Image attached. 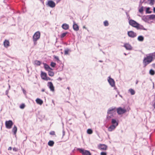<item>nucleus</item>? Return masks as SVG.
I'll return each mask as SVG.
<instances>
[{"label":"nucleus","instance_id":"nucleus-1","mask_svg":"<svg viewBox=\"0 0 155 155\" xmlns=\"http://www.w3.org/2000/svg\"><path fill=\"white\" fill-rule=\"evenodd\" d=\"M155 58V53L148 54L144 58L143 63L145 66L151 63Z\"/></svg>","mask_w":155,"mask_h":155},{"label":"nucleus","instance_id":"nucleus-2","mask_svg":"<svg viewBox=\"0 0 155 155\" xmlns=\"http://www.w3.org/2000/svg\"><path fill=\"white\" fill-rule=\"evenodd\" d=\"M129 23L130 25L137 29L146 30L142 25H140L134 20H130L129 21Z\"/></svg>","mask_w":155,"mask_h":155},{"label":"nucleus","instance_id":"nucleus-3","mask_svg":"<svg viewBox=\"0 0 155 155\" xmlns=\"http://www.w3.org/2000/svg\"><path fill=\"white\" fill-rule=\"evenodd\" d=\"M40 35L41 34L39 31L36 32L34 34L33 36V40L35 45L37 43V41L40 38Z\"/></svg>","mask_w":155,"mask_h":155},{"label":"nucleus","instance_id":"nucleus-4","mask_svg":"<svg viewBox=\"0 0 155 155\" xmlns=\"http://www.w3.org/2000/svg\"><path fill=\"white\" fill-rule=\"evenodd\" d=\"M77 150L81 153L83 155H91V153L89 151L83 149L78 148Z\"/></svg>","mask_w":155,"mask_h":155},{"label":"nucleus","instance_id":"nucleus-5","mask_svg":"<svg viewBox=\"0 0 155 155\" xmlns=\"http://www.w3.org/2000/svg\"><path fill=\"white\" fill-rule=\"evenodd\" d=\"M117 113L119 115L122 114L126 112V110L125 108L119 107L117 109Z\"/></svg>","mask_w":155,"mask_h":155},{"label":"nucleus","instance_id":"nucleus-6","mask_svg":"<svg viewBox=\"0 0 155 155\" xmlns=\"http://www.w3.org/2000/svg\"><path fill=\"white\" fill-rule=\"evenodd\" d=\"M5 125L7 129H9L12 128V126L13 125V123L11 120L6 121L5 122Z\"/></svg>","mask_w":155,"mask_h":155},{"label":"nucleus","instance_id":"nucleus-7","mask_svg":"<svg viewBox=\"0 0 155 155\" xmlns=\"http://www.w3.org/2000/svg\"><path fill=\"white\" fill-rule=\"evenodd\" d=\"M107 81L110 85L112 87H115V81L113 79L111 78L110 77H109L107 79Z\"/></svg>","mask_w":155,"mask_h":155},{"label":"nucleus","instance_id":"nucleus-8","mask_svg":"<svg viewBox=\"0 0 155 155\" xmlns=\"http://www.w3.org/2000/svg\"><path fill=\"white\" fill-rule=\"evenodd\" d=\"M98 148L101 150H105L107 149V146L104 144H99L98 145Z\"/></svg>","mask_w":155,"mask_h":155},{"label":"nucleus","instance_id":"nucleus-9","mask_svg":"<svg viewBox=\"0 0 155 155\" xmlns=\"http://www.w3.org/2000/svg\"><path fill=\"white\" fill-rule=\"evenodd\" d=\"M116 110L115 108H110L107 111V113H109L114 115L116 114Z\"/></svg>","mask_w":155,"mask_h":155},{"label":"nucleus","instance_id":"nucleus-10","mask_svg":"<svg viewBox=\"0 0 155 155\" xmlns=\"http://www.w3.org/2000/svg\"><path fill=\"white\" fill-rule=\"evenodd\" d=\"M47 5L52 8H54L55 6V2L51 0L48 1Z\"/></svg>","mask_w":155,"mask_h":155},{"label":"nucleus","instance_id":"nucleus-11","mask_svg":"<svg viewBox=\"0 0 155 155\" xmlns=\"http://www.w3.org/2000/svg\"><path fill=\"white\" fill-rule=\"evenodd\" d=\"M127 34L128 36L131 38H134L135 37L136 35V34L133 31H130L128 32Z\"/></svg>","mask_w":155,"mask_h":155},{"label":"nucleus","instance_id":"nucleus-12","mask_svg":"<svg viewBox=\"0 0 155 155\" xmlns=\"http://www.w3.org/2000/svg\"><path fill=\"white\" fill-rule=\"evenodd\" d=\"M111 125H114L116 127H117L118 124V120L115 119H112L111 120Z\"/></svg>","mask_w":155,"mask_h":155},{"label":"nucleus","instance_id":"nucleus-13","mask_svg":"<svg viewBox=\"0 0 155 155\" xmlns=\"http://www.w3.org/2000/svg\"><path fill=\"white\" fill-rule=\"evenodd\" d=\"M48 86L49 87L51 91H54V87L51 82H48Z\"/></svg>","mask_w":155,"mask_h":155},{"label":"nucleus","instance_id":"nucleus-14","mask_svg":"<svg viewBox=\"0 0 155 155\" xmlns=\"http://www.w3.org/2000/svg\"><path fill=\"white\" fill-rule=\"evenodd\" d=\"M116 127L114 125H111L107 128V130L109 132H111L114 130Z\"/></svg>","mask_w":155,"mask_h":155},{"label":"nucleus","instance_id":"nucleus-15","mask_svg":"<svg viewBox=\"0 0 155 155\" xmlns=\"http://www.w3.org/2000/svg\"><path fill=\"white\" fill-rule=\"evenodd\" d=\"M41 76L42 79L45 80L47 77V74L46 73L41 71Z\"/></svg>","mask_w":155,"mask_h":155},{"label":"nucleus","instance_id":"nucleus-16","mask_svg":"<svg viewBox=\"0 0 155 155\" xmlns=\"http://www.w3.org/2000/svg\"><path fill=\"white\" fill-rule=\"evenodd\" d=\"M73 28L75 31H78L79 29V26L74 21L73 22Z\"/></svg>","mask_w":155,"mask_h":155},{"label":"nucleus","instance_id":"nucleus-17","mask_svg":"<svg viewBox=\"0 0 155 155\" xmlns=\"http://www.w3.org/2000/svg\"><path fill=\"white\" fill-rule=\"evenodd\" d=\"M124 47L127 50H130L132 49V47L128 44H125L124 45Z\"/></svg>","mask_w":155,"mask_h":155},{"label":"nucleus","instance_id":"nucleus-18","mask_svg":"<svg viewBox=\"0 0 155 155\" xmlns=\"http://www.w3.org/2000/svg\"><path fill=\"white\" fill-rule=\"evenodd\" d=\"M45 68L46 70L47 71H50V70H52V69L49 66L46 64V63H43Z\"/></svg>","mask_w":155,"mask_h":155},{"label":"nucleus","instance_id":"nucleus-19","mask_svg":"<svg viewBox=\"0 0 155 155\" xmlns=\"http://www.w3.org/2000/svg\"><path fill=\"white\" fill-rule=\"evenodd\" d=\"M62 28L66 30L68 29L69 28V26L68 24L66 23H64L62 25Z\"/></svg>","mask_w":155,"mask_h":155},{"label":"nucleus","instance_id":"nucleus-20","mask_svg":"<svg viewBox=\"0 0 155 155\" xmlns=\"http://www.w3.org/2000/svg\"><path fill=\"white\" fill-rule=\"evenodd\" d=\"M36 103L40 105H41L43 103V101L39 98H38L36 100Z\"/></svg>","mask_w":155,"mask_h":155},{"label":"nucleus","instance_id":"nucleus-21","mask_svg":"<svg viewBox=\"0 0 155 155\" xmlns=\"http://www.w3.org/2000/svg\"><path fill=\"white\" fill-rule=\"evenodd\" d=\"M4 45L5 47L7 48L9 45V41L7 40H5L4 42Z\"/></svg>","mask_w":155,"mask_h":155},{"label":"nucleus","instance_id":"nucleus-22","mask_svg":"<svg viewBox=\"0 0 155 155\" xmlns=\"http://www.w3.org/2000/svg\"><path fill=\"white\" fill-rule=\"evenodd\" d=\"M107 120H110L111 118H113L114 116V115L113 114H110L109 113H107Z\"/></svg>","mask_w":155,"mask_h":155},{"label":"nucleus","instance_id":"nucleus-23","mask_svg":"<svg viewBox=\"0 0 155 155\" xmlns=\"http://www.w3.org/2000/svg\"><path fill=\"white\" fill-rule=\"evenodd\" d=\"M17 128L15 126H14L12 129V131L13 132L14 135L16 136V133L17 131Z\"/></svg>","mask_w":155,"mask_h":155},{"label":"nucleus","instance_id":"nucleus-24","mask_svg":"<svg viewBox=\"0 0 155 155\" xmlns=\"http://www.w3.org/2000/svg\"><path fill=\"white\" fill-rule=\"evenodd\" d=\"M52 70H50V71H48V74L49 76L52 77L54 75V73L52 71Z\"/></svg>","mask_w":155,"mask_h":155},{"label":"nucleus","instance_id":"nucleus-25","mask_svg":"<svg viewBox=\"0 0 155 155\" xmlns=\"http://www.w3.org/2000/svg\"><path fill=\"white\" fill-rule=\"evenodd\" d=\"M137 40L139 41H142L144 40V37L142 36H140L138 37Z\"/></svg>","mask_w":155,"mask_h":155},{"label":"nucleus","instance_id":"nucleus-26","mask_svg":"<svg viewBox=\"0 0 155 155\" xmlns=\"http://www.w3.org/2000/svg\"><path fill=\"white\" fill-rule=\"evenodd\" d=\"M54 144V142L53 141L50 140L48 143V145L51 147H52L53 146Z\"/></svg>","mask_w":155,"mask_h":155},{"label":"nucleus","instance_id":"nucleus-27","mask_svg":"<svg viewBox=\"0 0 155 155\" xmlns=\"http://www.w3.org/2000/svg\"><path fill=\"white\" fill-rule=\"evenodd\" d=\"M34 64L37 66H39L41 64V62L39 61L36 60L34 61Z\"/></svg>","mask_w":155,"mask_h":155},{"label":"nucleus","instance_id":"nucleus-28","mask_svg":"<svg viewBox=\"0 0 155 155\" xmlns=\"http://www.w3.org/2000/svg\"><path fill=\"white\" fill-rule=\"evenodd\" d=\"M129 91L130 93L132 95H133L135 94V91L132 89H130L129 90Z\"/></svg>","mask_w":155,"mask_h":155},{"label":"nucleus","instance_id":"nucleus-29","mask_svg":"<svg viewBox=\"0 0 155 155\" xmlns=\"http://www.w3.org/2000/svg\"><path fill=\"white\" fill-rule=\"evenodd\" d=\"M138 10H139V11L140 13H143V6L140 7L139 8Z\"/></svg>","mask_w":155,"mask_h":155},{"label":"nucleus","instance_id":"nucleus-30","mask_svg":"<svg viewBox=\"0 0 155 155\" xmlns=\"http://www.w3.org/2000/svg\"><path fill=\"white\" fill-rule=\"evenodd\" d=\"M70 51L69 49H66L64 50V54L67 55L68 54V53Z\"/></svg>","mask_w":155,"mask_h":155},{"label":"nucleus","instance_id":"nucleus-31","mask_svg":"<svg viewBox=\"0 0 155 155\" xmlns=\"http://www.w3.org/2000/svg\"><path fill=\"white\" fill-rule=\"evenodd\" d=\"M149 73L150 74L152 75H153L155 73L154 71L152 69L150 70Z\"/></svg>","mask_w":155,"mask_h":155},{"label":"nucleus","instance_id":"nucleus-32","mask_svg":"<svg viewBox=\"0 0 155 155\" xmlns=\"http://www.w3.org/2000/svg\"><path fill=\"white\" fill-rule=\"evenodd\" d=\"M87 132L89 134H91L92 133L93 131L91 129H88L87 130Z\"/></svg>","mask_w":155,"mask_h":155},{"label":"nucleus","instance_id":"nucleus-33","mask_svg":"<svg viewBox=\"0 0 155 155\" xmlns=\"http://www.w3.org/2000/svg\"><path fill=\"white\" fill-rule=\"evenodd\" d=\"M68 33V32H66L65 33H62L61 35V38H63L64 37H65L66 35H67V34Z\"/></svg>","mask_w":155,"mask_h":155},{"label":"nucleus","instance_id":"nucleus-34","mask_svg":"<svg viewBox=\"0 0 155 155\" xmlns=\"http://www.w3.org/2000/svg\"><path fill=\"white\" fill-rule=\"evenodd\" d=\"M25 107V105L24 104H22L20 106V108L21 109H24Z\"/></svg>","mask_w":155,"mask_h":155},{"label":"nucleus","instance_id":"nucleus-35","mask_svg":"<svg viewBox=\"0 0 155 155\" xmlns=\"http://www.w3.org/2000/svg\"><path fill=\"white\" fill-rule=\"evenodd\" d=\"M150 8L149 7L147 8L146 10V12L147 13H150L151 12L149 11Z\"/></svg>","mask_w":155,"mask_h":155},{"label":"nucleus","instance_id":"nucleus-36","mask_svg":"<svg viewBox=\"0 0 155 155\" xmlns=\"http://www.w3.org/2000/svg\"><path fill=\"white\" fill-rule=\"evenodd\" d=\"M150 2V3L151 5H153L154 2V0H148Z\"/></svg>","mask_w":155,"mask_h":155},{"label":"nucleus","instance_id":"nucleus-37","mask_svg":"<svg viewBox=\"0 0 155 155\" xmlns=\"http://www.w3.org/2000/svg\"><path fill=\"white\" fill-rule=\"evenodd\" d=\"M104 24L105 26H107L108 25V23L107 21H105L104 22Z\"/></svg>","mask_w":155,"mask_h":155},{"label":"nucleus","instance_id":"nucleus-38","mask_svg":"<svg viewBox=\"0 0 155 155\" xmlns=\"http://www.w3.org/2000/svg\"><path fill=\"white\" fill-rule=\"evenodd\" d=\"M55 65H56V64L55 63L53 62H51V67H55Z\"/></svg>","mask_w":155,"mask_h":155},{"label":"nucleus","instance_id":"nucleus-39","mask_svg":"<svg viewBox=\"0 0 155 155\" xmlns=\"http://www.w3.org/2000/svg\"><path fill=\"white\" fill-rule=\"evenodd\" d=\"M50 134L51 135H54L55 134V132L54 131H51L50 133Z\"/></svg>","mask_w":155,"mask_h":155},{"label":"nucleus","instance_id":"nucleus-40","mask_svg":"<svg viewBox=\"0 0 155 155\" xmlns=\"http://www.w3.org/2000/svg\"><path fill=\"white\" fill-rule=\"evenodd\" d=\"M101 155H107V153L106 152H102L101 153Z\"/></svg>","mask_w":155,"mask_h":155},{"label":"nucleus","instance_id":"nucleus-41","mask_svg":"<svg viewBox=\"0 0 155 155\" xmlns=\"http://www.w3.org/2000/svg\"><path fill=\"white\" fill-rule=\"evenodd\" d=\"M13 150L15 151H17L18 150V149L16 147H14L13 149Z\"/></svg>","mask_w":155,"mask_h":155},{"label":"nucleus","instance_id":"nucleus-42","mask_svg":"<svg viewBox=\"0 0 155 155\" xmlns=\"http://www.w3.org/2000/svg\"><path fill=\"white\" fill-rule=\"evenodd\" d=\"M45 80L46 81L50 80H51V79L50 78L47 76Z\"/></svg>","mask_w":155,"mask_h":155},{"label":"nucleus","instance_id":"nucleus-43","mask_svg":"<svg viewBox=\"0 0 155 155\" xmlns=\"http://www.w3.org/2000/svg\"><path fill=\"white\" fill-rule=\"evenodd\" d=\"M54 58L56 59L57 60H59V58L58 56H54Z\"/></svg>","mask_w":155,"mask_h":155},{"label":"nucleus","instance_id":"nucleus-44","mask_svg":"<svg viewBox=\"0 0 155 155\" xmlns=\"http://www.w3.org/2000/svg\"><path fill=\"white\" fill-rule=\"evenodd\" d=\"M12 147H9L8 148V150H12Z\"/></svg>","mask_w":155,"mask_h":155},{"label":"nucleus","instance_id":"nucleus-45","mask_svg":"<svg viewBox=\"0 0 155 155\" xmlns=\"http://www.w3.org/2000/svg\"><path fill=\"white\" fill-rule=\"evenodd\" d=\"M153 107L155 108V102L153 104Z\"/></svg>","mask_w":155,"mask_h":155},{"label":"nucleus","instance_id":"nucleus-46","mask_svg":"<svg viewBox=\"0 0 155 155\" xmlns=\"http://www.w3.org/2000/svg\"><path fill=\"white\" fill-rule=\"evenodd\" d=\"M23 91L24 94H25L26 93V91L24 89H23Z\"/></svg>","mask_w":155,"mask_h":155},{"label":"nucleus","instance_id":"nucleus-47","mask_svg":"<svg viewBox=\"0 0 155 155\" xmlns=\"http://www.w3.org/2000/svg\"><path fill=\"white\" fill-rule=\"evenodd\" d=\"M58 80L60 81H61L62 80V79L61 78H58Z\"/></svg>","mask_w":155,"mask_h":155},{"label":"nucleus","instance_id":"nucleus-48","mask_svg":"<svg viewBox=\"0 0 155 155\" xmlns=\"http://www.w3.org/2000/svg\"><path fill=\"white\" fill-rule=\"evenodd\" d=\"M154 83H153V88L154 89Z\"/></svg>","mask_w":155,"mask_h":155},{"label":"nucleus","instance_id":"nucleus-49","mask_svg":"<svg viewBox=\"0 0 155 155\" xmlns=\"http://www.w3.org/2000/svg\"><path fill=\"white\" fill-rule=\"evenodd\" d=\"M41 91L42 92H44V91H45V89H42Z\"/></svg>","mask_w":155,"mask_h":155},{"label":"nucleus","instance_id":"nucleus-50","mask_svg":"<svg viewBox=\"0 0 155 155\" xmlns=\"http://www.w3.org/2000/svg\"><path fill=\"white\" fill-rule=\"evenodd\" d=\"M153 11L155 13V8H153Z\"/></svg>","mask_w":155,"mask_h":155},{"label":"nucleus","instance_id":"nucleus-51","mask_svg":"<svg viewBox=\"0 0 155 155\" xmlns=\"http://www.w3.org/2000/svg\"><path fill=\"white\" fill-rule=\"evenodd\" d=\"M83 28H85V29H87V28L85 27V26H84L83 27Z\"/></svg>","mask_w":155,"mask_h":155},{"label":"nucleus","instance_id":"nucleus-52","mask_svg":"<svg viewBox=\"0 0 155 155\" xmlns=\"http://www.w3.org/2000/svg\"><path fill=\"white\" fill-rule=\"evenodd\" d=\"M63 136H64L65 134L64 132V131H63Z\"/></svg>","mask_w":155,"mask_h":155},{"label":"nucleus","instance_id":"nucleus-53","mask_svg":"<svg viewBox=\"0 0 155 155\" xmlns=\"http://www.w3.org/2000/svg\"><path fill=\"white\" fill-rule=\"evenodd\" d=\"M124 54L125 55H126V54L125 53H124Z\"/></svg>","mask_w":155,"mask_h":155},{"label":"nucleus","instance_id":"nucleus-54","mask_svg":"<svg viewBox=\"0 0 155 155\" xmlns=\"http://www.w3.org/2000/svg\"><path fill=\"white\" fill-rule=\"evenodd\" d=\"M68 89H69V88L68 87Z\"/></svg>","mask_w":155,"mask_h":155},{"label":"nucleus","instance_id":"nucleus-55","mask_svg":"<svg viewBox=\"0 0 155 155\" xmlns=\"http://www.w3.org/2000/svg\"><path fill=\"white\" fill-rule=\"evenodd\" d=\"M137 82H136V84H137Z\"/></svg>","mask_w":155,"mask_h":155}]
</instances>
